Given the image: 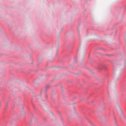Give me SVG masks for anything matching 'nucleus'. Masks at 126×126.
Wrapping results in <instances>:
<instances>
[{
  "mask_svg": "<svg viewBox=\"0 0 126 126\" xmlns=\"http://www.w3.org/2000/svg\"><path fill=\"white\" fill-rule=\"evenodd\" d=\"M51 86L52 85L50 83H48L47 85V87H49Z\"/></svg>",
  "mask_w": 126,
  "mask_h": 126,
  "instance_id": "1",
  "label": "nucleus"
},
{
  "mask_svg": "<svg viewBox=\"0 0 126 126\" xmlns=\"http://www.w3.org/2000/svg\"><path fill=\"white\" fill-rule=\"evenodd\" d=\"M56 86H62V85L60 84L59 83L57 84L56 85Z\"/></svg>",
  "mask_w": 126,
  "mask_h": 126,
  "instance_id": "2",
  "label": "nucleus"
},
{
  "mask_svg": "<svg viewBox=\"0 0 126 126\" xmlns=\"http://www.w3.org/2000/svg\"><path fill=\"white\" fill-rule=\"evenodd\" d=\"M34 84H39V83L37 82H36V81H35L34 82Z\"/></svg>",
  "mask_w": 126,
  "mask_h": 126,
  "instance_id": "3",
  "label": "nucleus"
},
{
  "mask_svg": "<svg viewBox=\"0 0 126 126\" xmlns=\"http://www.w3.org/2000/svg\"><path fill=\"white\" fill-rule=\"evenodd\" d=\"M125 63V60H124L123 61V63L124 64Z\"/></svg>",
  "mask_w": 126,
  "mask_h": 126,
  "instance_id": "4",
  "label": "nucleus"
}]
</instances>
